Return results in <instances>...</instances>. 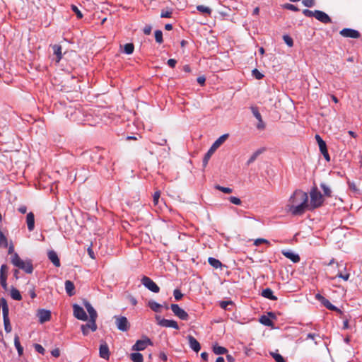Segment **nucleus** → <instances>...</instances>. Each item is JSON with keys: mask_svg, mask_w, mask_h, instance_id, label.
<instances>
[{"mask_svg": "<svg viewBox=\"0 0 362 362\" xmlns=\"http://www.w3.org/2000/svg\"><path fill=\"white\" fill-rule=\"evenodd\" d=\"M208 262L210 265H211L215 269L221 268L223 266L222 263L218 259L213 257H209Z\"/></svg>", "mask_w": 362, "mask_h": 362, "instance_id": "obj_29", "label": "nucleus"}, {"mask_svg": "<svg viewBox=\"0 0 362 362\" xmlns=\"http://www.w3.org/2000/svg\"><path fill=\"white\" fill-rule=\"evenodd\" d=\"M322 304H323L324 306H325L327 309L330 310H336V311H340L337 307L333 305L327 299L325 298L324 300L322 302Z\"/></svg>", "mask_w": 362, "mask_h": 362, "instance_id": "obj_33", "label": "nucleus"}, {"mask_svg": "<svg viewBox=\"0 0 362 362\" xmlns=\"http://www.w3.org/2000/svg\"><path fill=\"white\" fill-rule=\"evenodd\" d=\"M339 264L332 259L325 269V273L329 279H334L339 274Z\"/></svg>", "mask_w": 362, "mask_h": 362, "instance_id": "obj_4", "label": "nucleus"}, {"mask_svg": "<svg viewBox=\"0 0 362 362\" xmlns=\"http://www.w3.org/2000/svg\"><path fill=\"white\" fill-rule=\"evenodd\" d=\"M262 295L263 297H264L266 298H268V299H270V300H275L277 299V298L274 296L273 291L270 288H265V289H264L262 291Z\"/></svg>", "mask_w": 362, "mask_h": 362, "instance_id": "obj_27", "label": "nucleus"}, {"mask_svg": "<svg viewBox=\"0 0 362 362\" xmlns=\"http://www.w3.org/2000/svg\"><path fill=\"white\" fill-rule=\"evenodd\" d=\"M197 9L203 13H206L210 15L211 13V9L209 7L205 6L204 5H199L197 6Z\"/></svg>", "mask_w": 362, "mask_h": 362, "instance_id": "obj_37", "label": "nucleus"}, {"mask_svg": "<svg viewBox=\"0 0 362 362\" xmlns=\"http://www.w3.org/2000/svg\"><path fill=\"white\" fill-rule=\"evenodd\" d=\"M134 49V46L132 43H127L124 47V51L126 54H132Z\"/></svg>", "mask_w": 362, "mask_h": 362, "instance_id": "obj_39", "label": "nucleus"}, {"mask_svg": "<svg viewBox=\"0 0 362 362\" xmlns=\"http://www.w3.org/2000/svg\"><path fill=\"white\" fill-rule=\"evenodd\" d=\"M130 358L133 362H143V355L140 353H132L130 355Z\"/></svg>", "mask_w": 362, "mask_h": 362, "instance_id": "obj_30", "label": "nucleus"}, {"mask_svg": "<svg viewBox=\"0 0 362 362\" xmlns=\"http://www.w3.org/2000/svg\"><path fill=\"white\" fill-rule=\"evenodd\" d=\"M96 321L89 319L87 324L81 325V330L83 335H87L89 332V329L92 332L97 330Z\"/></svg>", "mask_w": 362, "mask_h": 362, "instance_id": "obj_13", "label": "nucleus"}, {"mask_svg": "<svg viewBox=\"0 0 362 362\" xmlns=\"http://www.w3.org/2000/svg\"><path fill=\"white\" fill-rule=\"evenodd\" d=\"M303 13L305 16H308V17H311V16H314L315 17V11H310V10H308V9H304L303 11Z\"/></svg>", "mask_w": 362, "mask_h": 362, "instance_id": "obj_57", "label": "nucleus"}, {"mask_svg": "<svg viewBox=\"0 0 362 362\" xmlns=\"http://www.w3.org/2000/svg\"><path fill=\"white\" fill-rule=\"evenodd\" d=\"M215 188L225 194H230L232 192H233V189L230 187H222L221 185H216L215 186Z\"/></svg>", "mask_w": 362, "mask_h": 362, "instance_id": "obj_41", "label": "nucleus"}, {"mask_svg": "<svg viewBox=\"0 0 362 362\" xmlns=\"http://www.w3.org/2000/svg\"><path fill=\"white\" fill-rule=\"evenodd\" d=\"M11 296L13 299L16 300H21L22 297L19 291L15 288H13L11 291Z\"/></svg>", "mask_w": 362, "mask_h": 362, "instance_id": "obj_32", "label": "nucleus"}, {"mask_svg": "<svg viewBox=\"0 0 362 362\" xmlns=\"http://www.w3.org/2000/svg\"><path fill=\"white\" fill-rule=\"evenodd\" d=\"M35 349L37 352H39L42 354H45V349L40 344H35Z\"/></svg>", "mask_w": 362, "mask_h": 362, "instance_id": "obj_58", "label": "nucleus"}, {"mask_svg": "<svg viewBox=\"0 0 362 362\" xmlns=\"http://www.w3.org/2000/svg\"><path fill=\"white\" fill-rule=\"evenodd\" d=\"M8 306L6 299L2 300V313H3V318L4 323V329L5 331L8 333L11 331V326L10 324V320L8 317Z\"/></svg>", "mask_w": 362, "mask_h": 362, "instance_id": "obj_5", "label": "nucleus"}, {"mask_svg": "<svg viewBox=\"0 0 362 362\" xmlns=\"http://www.w3.org/2000/svg\"><path fill=\"white\" fill-rule=\"evenodd\" d=\"M283 6H284V8H286V9H288V10H291V11H299V9L296 6H294L293 4H286Z\"/></svg>", "mask_w": 362, "mask_h": 362, "instance_id": "obj_50", "label": "nucleus"}, {"mask_svg": "<svg viewBox=\"0 0 362 362\" xmlns=\"http://www.w3.org/2000/svg\"><path fill=\"white\" fill-rule=\"evenodd\" d=\"M158 320V323L159 325L165 327H172L175 329H178L179 327L176 321L173 320L160 319L159 317H156Z\"/></svg>", "mask_w": 362, "mask_h": 362, "instance_id": "obj_12", "label": "nucleus"}, {"mask_svg": "<svg viewBox=\"0 0 362 362\" xmlns=\"http://www.w3.org/2000/svg\"><path fill=\"white\" fill-rule=\"evenodd\" d=\"M177 61L174 59H170L168 61V64L172 68H174L176 65Z\"/></svg>", "mask_w": 362, "mask_h": 362, "instance_id": "obj_62", "label": "nucleus"}, {"mask_svg": "<svg viewBox=\"0 0 362 362\" xmlns=\"http://www.w3.org/2000/svg\"><path fill=\"white\" fill-rule=\"evenodd\" d=\"M0 247H8V241L7 238L4 235L3 232L0 230Z\"/></svg>", "mask_w": 362, "mask_h": 362, "instance_id": "obj_36", "label": "nucleus"}, {"mask_svg": "<svg viewBox=\"0 0 362 362\" xmlns=\"http://www.w3.org/2000/svg\"><path fill=\"white\" fill-rule=\"evenodd\" d=\"M14 344H15L16 348L17 349L19 356H21L23 352V349L21 346L20 341H19V338L17 336L14 339Z\"/></svg>", "mask_w": 362, "mask_h": 362, "instance_id": "obj_35", "label": "nucleus"}, {"mask_svg": "<svg viewBox=\"0 0 362 362\" xmlns=\"http://www.w3.org/2000/svg\"><path fill=\"white\" fill-rule=\"evenodd\" d=\"M259 151H256V152H255V153L252 155V156L250 158V159L248 160V161H247V164L249 165V164H250V163H253V162L256 160V158H257V156H259Z\"/></svg>", "mask_w": 362, "mask_h": 362, "instance_id": "obj_56", "label": "nucleus"}, {"mask_svg": "<svg viewBox=\"0 0 362 362\" xmlns=\"http://www.w3.org/2000/svg\"><path fill=\"white\" fill-rule=\"evenodd\" d=\"M252 75L257 78V79H262L264 76L262 74H261L257 69H255L252 71Z\"/></svg>", "mask_w": 362, "mask_h": 362, "instance_id": "obj_51", "label": "nucleus"}, {"mask_svg": "<svg viewBox=\"0 0 362 362\" xmlns=\"http://www.w3.org/2000/svg\"><path fill=\"white\" fill-rule=\"evenodd\" d=\"M270 355L274 358L276 362H285L284 358L281 355L275 352H270Z\"/></svg>", "mask_w": 362, "mask_h": 362, "instance_id": "obj_40", "label": "nucleus"}, {"mask_svg": "<svg viewBox=\"0 0 362 362\" xmlns=\"http://www.w3.org/2000/svg\"><path fill=\"white\" fill-rule=\"evenodd\" d=\"M262 243L269 244V241L264 238H258V239L255 240V243H254L255 245H256V246H258Z\"/></svg>", "mask_w": 362, "mask_h": 362, "instance_id": "obj_55", "label": "nucleus"}, {"mask_svg": "<svg viewBox=\"0 0 362 362\" xmlns=\"http://www.w3.org/2000/svg\"><path fill=\"white\" fill-rule=\"evenodd\" d=\"M187 338L188 339L190 348L194 351L198 353L201 349V346H200L199 342L192 335L187 336Z\"/></svg>", "mask_w": 362, "mask_h": 362, "instance_id": "obj_17", "label": "nucleus"}, {"mask_svg": "<svg viewBox=\"0 0 362 362\" xmlns=\"http://www.w3.org/2000/svg\"><path fill=\"white\" fill-rule=\"evenodd\" d=\"M83 305L89 314L90 319L96 321L98 313L88 301H84Z\"/></svg>", "mask_w": 362, "mask_h": 362, "instance_id": "obj_19", "label": "nucleus"}, {"mask_svg": "<svg viewBox=\"0 0 362 362\" xmlns=\"http://www.w3.org/2000/svg\"><path fill=\"white\" fill-rule=\"evenodd\" d=\"M74 316L78 320L86 321L88 316L84 309L77 304L73 305Z\"/></svg>", "mask_w": 362, "mask_h": 362, "instance_id": "obj_10", "label": "nucleus"}, {"mask_svg": "<svg viewBox=\"0 0 362 362\" xmlns=\"http://www.w3.org/2000/svg\"><path fill=\"white\" fill-rule=\"evenodd\" d=\"M11 262L15 267L25 271L27 274H31L33 271L31 260H23L17 253L12 255Z\"/></svg>", "mask_w": 362, "mask_h": 362, "instance_id": "obj_2", "label": "nucleus"}, {"mask_svg": "<svg viewBox=\"0 0 362 362\" xmlns=\"http://www.w3.org/2000/svg\"><path fill=\"white\" fill-rule=\"evenodd\" d=\"M0 272H1L0 284L3 288H6V286H7L6 279H7V273H8L7 265H6V264L1 265Z\"/></svg>", "mask_w": 362, "mask_h": 362, "instance_id": "obj_16", "label": "nucleus"}, {"mask_svg": "<svg viewBox=\"0 0 362 362\" xmlns=\"http://www.w3.org/2000/svg\"><path fill=\"white\" fill-rule=\"evenodd\" d=\"M215 151H216V150L214 149L212 147H211L209 148L208 152L204 156V160H203V163H204V166L206 165V164L208 163L209 160L210 159L211 156L214 154V153Z\"/></svg>", "mask_w": 362, "mask_h": 362, "instance_id": "obj_31", "label": "nucleus"}, {"mask_svg": "<svg viewBox=\"0 0 362 362\" xmlns=\"http://www.w3.org/2000/svg\"><path fill=\"white\" fill-rule=\"evenodd\" d=\"M170 308L175 316L182 320H187L189 315L183 309L177 304H171Z\"/></svg>", "mask_w": 362, "mask_h": 362, "instance_id": "obj_8", "label": "nucleus"}, {"mask_svg": "<svg viewBox=\"0 0 362 362\" xmlns=\"http://www.w3.org/2000/svg\"><path fill=\"white\" fill-rule=\"evenodd\" d=\"M258 124L257 125V128L259 129H264V122L262 120V119L258 120Z\"/></svg>", "mask_w": 362, "mask_h": 362, "instance_id": "obj_64", "label": "nucleus"}, {"mask_svg": "<svg viewBox=\"0 0 362 362\" xmlns=\"http://www.w3.org/2000/svg\"><path fill=\"white\" fill-rule=\"evenodd\" d=\"M52 49L54 54L57 56L56 62H59L62 57V47L59 45H54L52 46Z\"/></svg>", "mask_w": 362, "mask_h": 362, "instance_id": "obj_26", "label": "nucleus"}, {"mask_svg": "<svg viewBox=\"0 0 362 362\" xmlns=\"http://www.w3.org/2000/svg\"><path fill=\"white\" fill-rule=\"evenodd\" d=\"M26 223H27L28 230L30 231L33 230V229L35 228V216L33 212H30L27 214Z\"/></svg>", "mask_w": 362, "mask_h": 362, "instance_id": "obj_21", "label": "nucleus"}, {"mask_svg": "<svg viewBox=\"0 0 362 362\" xmlns=\"http://www.w3.org/2000/svg\"><path fill=\"white\" fill-rule=\"evenodd\" d=\"M259 322L266 326H269V327L273 326L272 321L267 316H265V315H263L260 317Z\"/></svg>", "mask_w": 362, "mask_h": 362, "instance_id": "obj_34", "label": "nucleus"}, {"mask_svg": "<svg viewBox=\"0 0 362 362\" xmlns=\"http://www.w3.org/2000/svg\"><path fill=\"white\" fill-rule=\"evenodd\" d=\"M100 356L104 359H108L110 357V351L107 344L105 342L100 344L99 349Z\"/></svg>", "mask_w": 362, "mask_h": 362, "instance_id": "obj_20", "label": "nucleus"}, {"mask_svg": "<svg viewBox=\"0 0 362 362\" xmlns=\"http://www.w3.org/2000/svg\"><path fill=\"white\" fill-rule=\"evenodd\" d=\"M282 254L294 263L298 262L300 261V257L298 256V255L295 254L291 251L284 250L282 251Z\"/></svg>", "mask_w": 362, "mask_h": 362, "instance_id": "obj_22", "label": "nucleus"}, {"mask_svg": "<svg viewBox=\"0 0 362 362\" xmlns=\"http://www.w3.org/2000/svg\"><path fill=\"white\" fill-rule=\"evenodd\" d=\"M348 185L351 191L356 193L359 192V189L356 187V184L354 182L348 181Z\"/></svg>", "mask_w": 362, "mask_h": 362, "instance_id": "obj_46", "label": "nucleus"}, {"mask_svg": "<svg viewBox=\"0 0 362 362\" xmlns=\"http://www.w3.org/2000/svg\"><path fill=\"white\" fill-rule=\"evenodd\" d=\"M308 194L300 189H296L290 196L285 210L292 216H301L309 210Z\"/></svg>", "mask_w": 362, "mask_h": 362, "instance_id": "obj_1", "label": "nucleus"}, {"mask_svg": "<svg viewBox=\"0 0 362 362\" xmlns=\"http://www.w3.org/2000/svg\"><path fill=\"white\" fill-rule=\"evenodd\" d=\"M148 345H152V342L150 339L146 337L144 339L137 340L135 344L132 346V350L143 351Z\"/></svg>", "mask_w": 362, "mask_h": 362, "instance_id": "obj_11", "label": "nucleus"}, {"mask_svg": "<svg viewBox=\"0 0 362 362\" xmlns=\"http://www.w3.org/2000/svg\"><path fill=\"white\" fill-rule=\"evenodd\" d=\"M315 18L323 23H329L332 22L330 17L323 11L315 10Z\"/></svg>", "mask_w": 362, "mask_h": 362, "instance_id": "obj_15", "label": "nucleus"}, {"mask_svg": "<svg viewBox=\"0 0 362 362\" xmlns=\"http://www.w3.org/2000/svg\"><path fill=\"white\" fill-rule=\"evenodd\" d=\"M155 39L159 44L163 42V33L161 30H158L155 31Z\"/></svg>", "mask_w": 362, "mask_h": 362, "instance_id": "obj_43", "label": "nucleus"}, {"mask_svg": "<svg viewBox=\"0 0 362 362\" xmlns=\"http://www.w3.org/2000/svg\"><path fill=\"white\" fill-rule=\"evenodd\" d=\"M48 257L55 267H58L60 266L59 259L58 258V256L54 251H49Z\"/></svg>", "mask_w": 362, "mask_h": 362, "instance_id": "obj_23", "label": "nucleus"}, {"mask_svg": "<svg viewBox=\"0 0 362 362\" xmlns=\"http://www.w3.org/2000/svg\"><path fill=\"white\" fill-rule=\"evenodd\" d=\"M173 294H174V297H175V300H180L182 298V296H183V295L181 293V291L180 290H178V289H175L174 291Z\"/></svg>", "mask_w": 362, "mask_h": 362, "instance_id": "obj_52", "label": "nucleus"}, {"mask_svg": "<svg viewBox=\"0 0 362 362\" xmlns=\"http://www.w3.org/2000/svg\"><path fill=\"white\" fill-rule=\"evenodd\" d=\"M340 35L344 37L351 38H358L361 36L358 31L351 28H344L340 31Z\"/></svg>", "mask_w": 362, "mask_h": 362, "instance_id": "obj_14", "label": "nucleus"}, {"mask_svg": "<svg viewBox=\"0 0 362 362\" xmlns=\"http://www.w3.org/2000/svg\"><path fill=\"white\" fill-rule=\"evenodd\" d=\"M228 137V134L221 136L218 139L215 141L211 147L216 150L227 139Z\"/></svg>", "mask_w": 362, "mask_h": 362, "instance_id": "obj_24", "label": "nucleus"}, {"mask_svg": "<svg viewBox=\"0 0 362 362\" xmlns=\"http://www.w3.org/2000/svg\"><path fill=\"white\" fill-rule=\"evenodd\" d=\"M37 317L40 323H44L49 321L51 317V313L47 310H39L37 312Z\"/></svg>", "mask_w": 362, "mask_h": 362, "instance_id": "obj_18", "label": "nucleus"}, {"mask_svg": "<svg viewBox=\"0 0 362 362\" xmlns=\"http://www.w3.org/2000/svg\"><path fill=\"white\" fill-rule=\"evenodd\" d=\"M51 354L54 357H59L60 355V351L59 349H55L51 351Z\"/></svg>", "mask_w": 362, "mask_h": 362, "instance_id": "obj_63", "label": "nucleus"}, {"mask_svg": "<svg viewBox=\"0 0 362 362\" xmlns=\"http://www.w3.org/2000/svg\"><path fill=\"white\" fill-rule=\"evenodd\" d=\"M251 110H252V112L253 115H254V116H255V117L258 120H259V119H262V116H261V114L259 113V110H258L257 107H251Z\"/></svg>", "mask_w": 362, "mask_h": 362, "instance_id": "obj_45", "label": "nucleus"}, {"mask_svg": "<svg viewBox=\"0 0 362 362\" xmlns=\"http://www.w3.org/2000/svg\"><path fill=\"white\" fill-rule=\"evenodd\" d=\"M151 30H152L151 26V25H146V26L144 28L143 31H144V33L145 35H149V34H151Z\"/></svg>", "mask_w": 362, "mask_h": 362, "instance_id": "obj_59", "label": "nucleus"}, {"mask_svg": "<svg viewBox=\"0 0 362 362\" xmlns=\"http://www.w3.org/2000/svg\"><path fill=\"white\" fill-rule=\"evenodd\" d=\"M160 196V191H156L153 194V203L154 205H157L158 204L159 198Z\"/></svg>", "mask_w": 362, "mask_h": 362, "instance_id": "obj_54", "label": "nucleus"}, {"mask_svg": "<svg viewBox=\"0 0 362 362\" xmlns=\"http://www.w3.org/2000/svg\"><path fill=\"white\" fill-rule=\"evenodd\" d=\"M71 9L76 14L78 18H81L83 17L82 13L80 11V10L76 6L71 5Z\"/></svg>", "mask_w": 362, "mask_h": 362, "instance_id": "obj_49", "label": "nucleus"}, {"mask_svg": "<svg viewBox=\"0 0 362 362\" xmlns=\"http://www.w3.org/2000/svg\"><path fill=\"white\" fill-rule=\"evenodd\" d=\"M148 306L155 312H159L161 308V305L154 301H149Z\"/></svg>", "mask_w": 362, "mask_h": 362, "instance_id": "obj_38", "label": "nucleus"}, {"mask_svg": "<svg viewBox=\"0 0 362 362\" xmlns=\"http://www.w3.org/2000/svg\"><path fill=\"white\" fill-rule=\"evenodd\" d=\"M339 278H341L342 279H344V281H347L349 278V274L348 273H346L344 274H343L340 271H339V274L337 276Z\"/></svg>", "mask_w": 362, "mask_h": 362, "instance_id": "obj_61", "label": "nucleus"}, {"mask_svg": "<svg viewBox=\"0 0 362 362\" xmlns=\"http://www.w3.org/2000/svg\"><path fill=\"white\" fill-rule=\"evenodd\" d=\"M75 286L69 280L65 281V289L69 296H72L74 294Z\"/></svg>", "mask_w": 362, "mask_h": 362, "instance_id": "obj_25", "label": "nucleus"}, {"mask_svg": "<svg viewBox=\"0 0 362 362\" xmlns=\"http://www.w3.org/2000/svg\"><path fill=\"white\" fill-rule=\"evenodd\" d=\"M283 39L285 42V43L288 46V47H292L293 45V39L288 36V35H284L283 36Z\"/></svg>", "mask_w": 362, "mask_h": 362, "instance_id": "obj_44", "label": "nucleus"}, {"mask_svg": "<svg viewBox=\"0 0 362 362\" xmlns=\"http://www.w3.org/2000/svg\"><path fill=\"white\" fill-rule=\"evenodd\" d=\"M320 186L323 190L324 195L326 197H330L332 193L330 188L326 184L324 183L321 184Z\"/></svg>", "mask_w": 362, "mask_h": 362, "instance_id": "obj_42", "label": "nucleus"}, {"mask_svg": "<svg viewBox=\"0 0 362 362\" xmlns=\"http://www.w3.org/2000/svg\"><path fill=\"white\" fill-rule=\"evenodd\" d=\"M310 197L309 210L320 207L324 202L323 195L316 187L311 189Z\"/></svg>", "mask_w": 362, "mask_h": 362, "instance_id": "obj_3", "label": "nucleus"}, {"mask_svg": "<svg viewBox=\"0 0 362 362\" xmlns=\"http://www.w3.org/2000/svg\"><path fill=\"white\" fill-rule=\"evenodd\" d=\"M213 351L216 355H221V354H226L228 350L223 346H220L216 344L213 346Z\"/></svg>", "mask_w": 362, "mask_h": 362, "instance_id": "obj_28", "label": "nucleus"}, {"mask_svg": "<svg viewBox=\"0 0 362 362\" xmlns=\"http://www.w3.org/2000/svg\"><path fill=\"white\" fill-rule=\"evenodd\" d=\"M141 283L146 288L153 293H158L160 291L158 286L148 276H143L141 279Z\"/></svg>", "mask_w": 362, "mask_h": 362, "instance_id": "obj_7", "label": "nucleus"}, {"mask_svg": "<svg viewBox=\"0 0 362 362\" xmlns=\"http://www.w3.org/2000/svg\"><path fill=\"white\" fill-rule=\"evenodd\" d=\"M229 201L235 205H240L242 204L241 200L238 197H229Z\"/></svg>", "mask_w": 362, "mask_h": 362, "instance_id": "obj_48", "label": "nucleus"}, {"mask_svg": "<svg viewBox=\"0 0 362 362\" xmlns=\"http://www.w3.org/2000/svg\"><path fill=\"white\" fill-rule=\"evenodd\" d=\"M171 15H172V12L171 11H162L161 13H160V17L161 18H170L171 17Z\"/></svg>", "mask_w": 362, "mask_h": 362, "instance_id": "obj_60", "label": "nucleus"}, {"mask_svg": "<svg viewBox=\"0 0 362 362\" xmlns=\"http://www.w3.org/2000/svg\"><path fill=\"white\" fill-rule=\"evenodd\" d=\"M233 304V303L231 300L221 301L220 303V306H221V308H223L224 310H227L228 309V305H232Z\"/></svg>", "mask_w": 362, "mask_h": 362, "instance_id": "obj_47", "label": "nucleus"}, {"mask_svg": "<svg viewBox=\"0 0 362 362\" xmlns=\"http://www.w3.org/2000/svg\"><path fill=\"white\" fill-rule=\"evenodd\" d=\"M315 139L319 145V148L321 153L323 155L324 158L326 159L327 161H329L330 157L327 149V145L325 141H323L322 139L318 134L315 135Z\"/></svg>", "mask_w": 362, "mask_h": 362, "instance_id": "obj_9", "label": "nucleus"}, {"mask_svg": "<svg viewBox=\"0 0 362 362\" xmlns=\"http://www.w3.org/2000/svg\"><path fill=\"white\" fill-rule=\"evenodd\" d=\"M302 3L306 7H312L315 4V0H303Z\"/></svg>", "mask_w": 362, "mask_h": 362, "instance_id": "obj_53", "label": "nucleus"}, {"mask_svg": "<svg viewBox=\"0 0 362 362\" xmlns=\"http://www.w3.org/2000/svg\"><path fill=\"white\" fill-rule=\"evenodd\" d=\"M115 324L118 329L122 332L127 331L130 325L126 317L124 316H115Z\"/></svg>", "mask_w": 362, "mask_h": 362, "instance_id": "obj_6", "label": "nucleus"}]
</instances>
